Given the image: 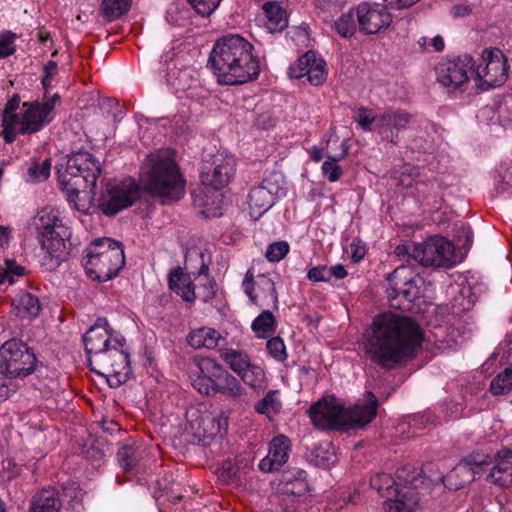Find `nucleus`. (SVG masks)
Listing matches in <instances>:
<instances>
[{
	"label": "nucleus",
	"instance_id": "31",
	"mask_svg": "<svg viewBox=\"0 0 512 512\" xmlns=\"http://www.w3.org/2000/svg\"><path fill=\"white\" fill-rule=\"evenodd\" d=\"M61 506L58 493L53 489H44L33 496L29 512H59Z\"/></svg>",
	"mask_w": 512,
	"mask_h": 512
},
{
	"label": "nucleus",
	"instance_id": "64",
	"mask_svg": "<svg viewBox=\"0 0 512 512\" xmlns=\"http://www.w3.org/2000/svg\"><path fill=\"white\" fill-rule=\"evenodd\" d=\"M471 12L472 8L468 4H459L452 8V15L456 18L468 16Z\"/></svg>",
	"mask_w": 512,
	"mask_h": 512
},
{
	"label": "nucleus",
	"instance_id": "47",
	"mask_svg": "<svg viewBox=\"0 0 512 512\" xmlns=\"http://www.w3.org/2000/svg\"><path fill=\"white\" fill-rule=\"evenodd\" d=\"M51 161L45 159L42 163L33 162L27 171L28 181L40 182L46 180L50 175Z\"/></svg>",
	"mask_w": 512,
	"mask_h": 512
},
{
	"label": "nucleus",
	"instance_id": "11",
	"mask_svg": "<svg viewBox=\"0 0 512 512\" xmlns=\"http://www.w3.org/2000/svg\"><path fill=\"white\" fill-rule=\"evenodd\" d=\"M412 258L424 267H451L454 264V247L442 236H433L414 245Z\"/></svg>",
	"mask_w": 512,
	"mask_h": 512
},
{
	"label": "nucleus",
	"instance_id": "57",
	"mask_svg": "<svg viewBox=\"0 0 512 512\" xmlns=\"http://www.w3.org/2000/svg\"><path fill=\"white\" fill-rule=\"evenodd\" d=\"M419 176V169L412 165H405L400 178V183L405 187H410L413 180Z\"/></svg>",
	"mask_w": 512,
	"mask_h": 512
},
{
	"label": "nucleus",
	"instance_id": "18",
	"mask_svg": "<svg viewBox=\"0 0 512 512\" xmlns=\"http://www.w3.org/2000/svg\"><path fill=\"white\" fill-rule=\"evenodd\" d=\"M244 292L250 300L259 307L278 308V295L274 281L267 275L261 274L254 281L251 270L246 272L242 283Z\"/></svg>",
	"mask_w": 512,
	"mask_h": 512
},
{
	"label": "nucleus",
	"instance_id": "1",
	"mask_svg": "<svg viewBox=\"0 0 512 512\" xmlns=\"http://www.w3.org/2000/svg\"><path fill=\"white\" fill-rule=\"evenodd\" d=\"M370 330L366 352L373 363L385 369L414 358L423 342L422 329L414 319L392 312L378 315Z\"/></svg>",
	"mask_w": 512,
	"mask_h": 512
},
{
	"label": "nucleus",
	"instance_id": "4",
	"mask_svg": "<svg viewBox=\"0 0 512 512\" xmlns=\"http://www.w3.org/2000/svg\"><path fill=\"white\" fill-rule=\"evenodd\" d=\"M125 264L121 243L110 238L95 240L86 249L84 268L87 275L99 282L115 277Z\"/></svg>",
	"mask_w": 512,
	"mask_h": 512
},
{
	"label": "nucleus",
	"instance_id": "16",
	"mask_svg": "<svg viewBox=\"0 0 512 512\" xmlns=\"http://www.w3.org/2000/svg\"><path fill=\"white\" fill-rule=\"evenodd\" d=\"M235 171V158L231 155L218 152L203 162L201 180L204 185L221 189L229 184Z\"/></svg>",
	"mask_w": 512,
	"mask_h": 512
},
{
	"label": "nucleus",
	"instance_id": "19",
	"mask_svg": "<svg viewBox=\"0 0 512 512\" xmlns=\"http://www.w3.org/2000/svg\"><path fill=\"white\" fill-rule=\"evenodd\" d=\"M356 18L359 30L366 35L379 33L392 23L387 6L379 3H360L356 7Z\"/></svg>",
	"mask_w": 512,
	"mask_h": 512
},
{
	"label": "nucleus",
	"instance_id": "63",
	"mask_svg": "<svg viewBox=\"0 0 512 512\" xmlns=\"http://www.w3.org/2000/svg\"><path fill=\"white\" fill-rule=\"evenodd\" d=\"M5 266L7 270H9L10 274V284L14 283L15 276H22L24 274V268L18 264H16L15 261L8 260L5 262Z\"/></svg>",
	"mask_w": 512,
	"mask_h": 512
},
{
	"label": "nucleus",
	"instance_id": "28",
	"mask_svg": "<svg viewBox=\"0 0 512 512\" xmlns=\"http://www.w3.org/2000/svg\"><path fill=\"white\" fill-rule=\"evenodd\" d=\"M407 271L405 267H399L388 275L387 281L392 293L390 295H402L407 301L412 302L419 296V288L413 279H406L402 274Z\"/></svg>",
	"mask_w": 512,
	"mask_h": 512
},
{
	"label": "nucleus",
	"instance_id": "39",
	"mask_svg": "<svg viewBox=\"0 0 512 512\" xmlns=\"http://www.w3.org/2000/svg\"><path fill=\"white\" fill-rule=\"evenodd\" d=\"M397 498L395 500H387L384 503L386 512H412V506L416 504L413 499L414 491L409 490L407 492L398 491L396 493Z\"/></svg>",
	"mask_w": 512,
	"mask_h": 512
},
{
	"label": "nucleus",
	"instance_id": "56",
	"mask_svg": "<svg viewBox=\"0 0 512 512\" xmlns=\"http://www.w3.org/2000/svg\"><path fill=\"white\" fill-rule=\"evenodd\" d=\"M307 277L309 280L314 282H320V281H329L331 279V273L328 271L326 266H317L311 268L308 273Z\"/></svg>",
	"mask_w": 512,
	"mask_h": 512
},
{
	"label": "nucleus",
	"instance_id": "62",
	"mask_svg": "<svg viewBox=\"0 0 512 512\" xmlns=\"http://www.w3.org/2000/svg\"><path fill=\"white\" fill-rule=\"evenodd\" d=\"M512 458V449L504 447L494 455V465L501 464H512L510 459Z\"/></svg>",
	"mask_w": 512,
	"mask_h": 512
},
{
	"label": "nucleus",
	"instance_id": "38",
	"mask_svg": "<svg viewBox=\"0 0 512 512\" xmlns=\"http://www.w3.org/2000/svg\"><path fill=\"white\" fill-rule=\"evenodd\" d=\"M132 4V0H103L101 11L103 17L108 21H113L126 14Z\"/></svg>",
	"mask_w": 512,
	"mask_h": 512
},
{
	"label": "nucleus",
	"instance_id": "15",
	"mask_svg": "<svg viewBox=\"0 0 512 512\" xmlns=\"http://www.w3.org/2000/svg\"><path fill=\"white\" fill-rule=\"evenodd\" d=\"M126 339L121 335H116L112 347L105 350L113 371H100L95 367L91 370L99 375L105 376L111 387H117L126 383L132 375V369L129 361V353L125 348Z\"/></svg>",
	"mask_w": 512,
	"mask_h": 512
},
{
	"label": "nucleus",
	"instance_id": "42",
	"mask_svg": "<svg viewBox=\"0 0 512 512\" xmlns=\"http://www.w3.org/2000/svg\"><path fill=\"white\" fill-rule=\"evenodd\" d=\"M317 57L315 52L307 51L305 54L300 56L297 61H295L288 70L289 76L291 78L299 79L307 75L308 70L312 69L314 62Z\"/></svg>",
	"mask_w": 512,
	"mask_h": 512
},
{
	"label": "nucleus",
	"instance_id": "2",
	"mask_svg": "<svg viewBox=\"0 0 512 512\" xmlns=\"http://www.w3.org/2000/svg\"><path fill=\"white\" fill-rule=\"evenodd\" d=\"M140 180L145 191L164 204L178 201L185 194L186 180L169 149L147 155Z\"/></svg>",
	"mask_w": 512,
	"mask_h": 512
},
{
	"label": "nucleus",
	"instance_id": "37",
	"mask_svg": "<svg viewBox=\"0 0 512 512\" xmlns=\"http://www.w3.org/2000/svg\"><path fill=\"white\" fill-rule=\"evenodd\" d=\"M13 304L21 318L36 317L41 309L39 299L26 291L18 293Z\"/></svg>",
	"mask_w": 512,
	"mask_h": 512
},
{
	"label": "nucleus",
	"instance_id": "10",
	"mask_svg": "<svg viewBox=\"0 0 512 512\" xmlns=\"http://www.w3.org/2000/svg\"><path fill=\"white\" fill-rule=\"evenodd\" d=\"M223 362L249 387L263 390L266 387L264 369L251 360L249 354L241 349L224 347L219 350Z\"/></svg>",
	"mask_w": 512,
	"mask_h": 512
},
{
	"label": "nucleus",
	"instance_id": "36",
	"mask_svg": "<svg viewBox=\"0 0 512 512\" xmlns=\"http://www.w3.org/2000/svg\"><path fill=\"white\" fill-rule=\"evenodd\" d=\"M206 361H215L212 358L205 357L195 361V370L190 373L191 384L200 394L213 395V382L210 377L204 373L202 365Z\"/></svg>",
	"mask_w": 512,
	"mask_h": 512
},
{
	"label": "nucleus",
	"instance_id": "22",
	"mask_svg": "<svg viewBox=\"0 0 512 512\" xmlns=\"http://www.w3.org/2000/svg\"><path fill=\"white\" fill-rule=\"evenodd\" d=\"M474 66L475 61L470 55L442 62L436 67L437 80L445 87H460L468 81L469 73L473 74Z\"/></svg>",
	"mask_w": 512,
	"mask_h": 512
},
{
	"label": "nucleus",
	"instance_id": "17",
	"mask_svg": "<svg viewBox=\"0 0 512 512\" xmlns=\"http://www.w3.org/2000/svg\"><path fill=\"white\" fill-rule=\"evenodd\" d=\"M187 421L199 435L214 437L226 432L228 419L221 410L207 407L190 408L186 413Z\"/></svg>",
	"mask_w": 512,
	"mask_h": 512
},
{
	"label": "nucleus",
	"instance_id": "26",
	"mask_svg": "<svg viewBox=\"0 0 512 512\" xmlns=\"http://www.w3.org/2000/svg\"><path fill=\"white\" fill-rule=\"evenodd\" d=\"M290 451V439L283 434L275 436L269 444L267 456L259 463L260 470L269 473L280 469L288 461Z\"/></svg>",
	"mask_w": 512,
	"mask_h": 512
},
{
	"label": "nucleus",
	"instance_id": "8",
	"mask_svg": "<svg viewBox=\"0 0 512 512\" xmlns=\"http://www.w3.org/2000/svg\"><path fill=\"white\" fill-rule=\"evenodd\" d=\"M37 366L34 352L26 343L11 339L0 347V373L10 378H24Z\"/></svg>",
	"mask_w": 512,
	"mask_h": 512
},
{
	"label": "nucleus",
	"instance_id": "7",
	"mask_svg": "<svg viewBox=\"0 0 512 512\" xmlns=\"http://www.w3.org/2000/svg\"><path fill=\"white\" fill-rule=\"evenodd\" d=\"M116 335L119 334L110 327L106 318H99L85 333L83 342L89 367H95L100 371H113L108 359L110 354L105 350L113 346Z\"/></svg>",
	"mask_w": 512,
	"mask_h": 512
},
{
	"label": "nucleus",
	"instance_id": "32",
	"mask_svg": "<svg viewBox=\"0 0 512 512\" xmlns=\"http://www.w3.org/2000/svg\"><path fill=\"white\" fill-rule=\"evenodd\" d=\"M263 11L266 17L264 23L268 32L282 31L287 27L288 19L286 11L277 2H266L263 4Z\"/></svg>",
	"mask_w": 512,
	"mask_h": 512
},
{
	"label": "nucleus",
	"instance_id": "60",
	"mask_svg": "<svg viewBox=\"0 0 512 512\" xmlns=\"http://www.w3.org/2000/svg\"><path fill=\"white\" fill-rule=\"evenodd\" d=\"M351 257L354 262H359L366 254V246L359 239H353L350 244Z\"/></svg>",
	"mask_w": 512,
	"mask_h": 512
},
{
	"label": "nucleus",
	"instance_id": "23",
	"mask_svg": "<svg viewBox=\"0 0 512 512\" xmlns=\"http://www.w3.org/2000/svg\"><path fill=\"white\" fill-rule=\"evenodd\" d=\"M254 46L238 34H228L216 41L210 54L230 57L233 60L259 64L258 58L253 54Z\"/></svg>",
	"mask_w": 512,
	"mask_h": 512
},
{
	"label": "nucleus",
	"instance_id": "14",
	"mask_svg": "<svg viewBox=\"0 0 512 512\" xmlns=\"http://www.w3.org/2000/svg\"><path fill=\"white\" fill-rule=\"evenodd\" d=\"M344 403L334 396H324L311 405L309 416L314 427L320 430L344 428Z\"/></svg>",
	"mask_w": 512,
	"mask_h": 512
},
{
	"label": "nucleus",
	"instance_id": "61",
	"mask_svg": "<svg viewBox=\"0 0 512 512\" xmlns=\"http://www.w3.org/2000/svg\"><path fill=\"white\" fill-rule=\"evenodd\" d=\"M20 105V97L18 95H14L12 99L8 101L4 109L3 115V130H5L6 120L8 116L20 115L19 113H15Z\"/></svg>",
	"mask_w": 512,
	"mask_h": 512
},
{
	"label": "nucleus",
	"instance_id": "27",
	"mask_svg": "<svg viewBox=\"0 0 512 512\" xmlns=\"http://www.w3.org/2000/svg\"><path fill=\"white\" fill-rule=\"evenodd\" d=\"M368 403L355 404L351 408L344 409V428H363L376 416L378 401L371 392L367 393Z\"/></svg>",
	"mask_w": 512,
	"mask_h": 512
},
{
	"label": "nucleus",
	"instance_id": "50",
	"mask_svg": "<svg viewBox=\"0 0 512 512\" xmlns=\"http://www.w3.org/2000/svg\"><path fill=\"white\" fill-rule=\"evenodd\" d=\"M266 349L269 355L278 362H284L287 359V351L284 341L276 336L269 339L266 343Z\"/></svg>",
	"mask_w": 512,
	"mask_h": 512
},
{
	"label": "nucleus",
	"instance_id": "12",
	"mask_svg": "<svg viewBox=\"0 0 512 512\" xmlns=\"http://www.w3.org/2000/svg\"><path fill=\"white\" fill-rule=\"evenodd\" d=\"M139 198V186L132 179L121 182H110L106 191L98 199L101 211L107 216H113L123 209L130 207Z\"/></svg>",
	"mask_w": 512,
	"mask_h": 512
},
{
	"label": "nucleus",
	"instance_id": "35",
	"mask_svg": "<svg viewBox=\"0 0 512 512\" xmlns=\"http://www.w3.org/2000/svg\"><path fill=\"white\" fill-rule=\"evenodd\" d=\"M284 489L292 495L302 496L309 490L307 473L300 468L287 470L283 474Z\"/></svg>",
	"mask_w": 512,
	"mask_h": 512
},
{
	"label": "nucleus",
	"instance_id": "33",
	"mask_svg": "<svg viewBox=\"0 0 512 512\" xmlns=\"http://www.w3.org/2000/svg\"><path fill=\"white\" fill-rule=\"evenodd\" d=\"M145 454L142 446H124L118 450L117 458L120 466L127 472H139Z\"/></svg>",
	"mask_w": 512,
	"mask_h": 512
},
{
	"label": "nucleus",
	"instance_id": "29",
	"mask_svg": "<svg viewBox=\"0 0 512 512\" xmlns=\"http://www.w3.org/2000/svg\"><path fill=\"white\" fill-rule=\"evenodd\" d=\"M475 479L474 470L468 461L460 462L441 480L449 490H459Z\"/></svg>",
	"mask_w": 512,
	"mask_h": 512
},
{
	"label": "nucleus",
	"instance_id": "54",
	"mask_svg": "<svg viewBox=\"0 0 512 512\" xmlns=\"http://www.w3.org/2000/svg\"><path fill=\"white\" fill-rule=\"evenodd\" d=\"M193 9L201 16H210L222 0H188Z\"/></svg>",
	"mask_w": 512,
	"mask_h": 512
},
{
	"label": "nucleus",
	"instance_id": "58",
	"mask_svg": "<svg viewBox=\"0 0 512 512\" xmlns=\"http://www.w3.org/2000/svg\"><path fill=\"white\" fill-rule=\"evenodd\" d=\"M58 65L55 61H48L44 66V77L42 78L43 87L47 90L52 85V79L56 75Z\"/></svg>",
	"mask_w": 512,
	"mask_h": 512
},
{
	"label": "nucleus",
	"instance_id": "49",
	"mask_svg": "<svg viewBox=\"0 0 512 512\" xmlns=\"http://www.w3.org/2000/svg\"><path fill=\"white\" fill-rule=\"evenodd\" d=\"M307 79L310 84L318 86L322 85L327 78L326 63L322 58H317L312 69L308 70Z\"/></svg>",
	"mask_w": 512,
	"mask_h": 512
},
{
	"label": "nucleus",
	"instance_id": "51",
	"mask_svg": "<svg viewBox=\"0 0 512 512\" xmlns=\"http://www.w3.org/2000/svg\"><path fill=\"white\" fill-rule=\"evenodd\" d=\"M339 161L340 160H334V159H331V158H326V160L323 162V164L321 166L322 175L329 182H336L343 175V170L338 165Z\"/></svg>",
	"mask_w": 512,
	"mask_h": 512
},
{
	"label": "nucleus",
	"instance_id": "44",
	"mask_svg": "<svg viewBox=\"0 0 512 512\" xmlns=\"http://www.w3.org/2000/svg\"><path fill=\"white\" fill-rule=\"evenodd\" d=\"M324 149L326 158L334 160H342L348 154V146L334 132L329 135Z\"/></svg>",
	"mask_w": 512,
	"mask_h": 512
},
{
	"label": "nucleus",
	"instance_id": "20",
	"mask_svg": "<svg viewBox=\"0 0 512 512\" xmlns=\"http://www.w3.org/2000/svg\"><path fill=\"white\" fill-rule=\"evenodd\" d=\"M278 176L265 178L262 183L251 189L248 196L250 215L260 218L275 203V198L284 195V188L279 185Z\"/></svg>",
	"mask_w": 512,
	"mask_h": 512
},
{
	"label": "nucleus",
	"instance_id": "30",
	"mask_svg": "<svg viewBox=\"0 0 512 512\" xmlns=\"http://www.w3.org/2000/svg\"><path fill=\"white\" fill-rule=\"evenodd\" d=\"M169 287L186 302H193L196 298L191 276L181 268H176L169 274Z\"/></svg>",
	"mask_w": 512,
	"mask_h": 512
},
{
	"label": "nucleus",
	"instance_id": "40",
	"mask_svg": "<svg viewBox=\"0 0 512 512\" xmlns=\"http://www.w3.org/2000/svg\"><path fill=\"white\" fill-rule=\"evenodd\" d=\"M251 328L258 338H264L268 334H273L276 329V320L274 315L271 311L264 310L254 319Z\"/></svg>",
	"mask_w": 512,
	"mask_h": 512
},
{
	"label": "nucleus",
	"instance_id": "9",
	"mask_svg": "<svg viewBox=\"0 0 512 512\" xmlns=\"http://www.w3.org/2000/svg\"><path fill=\"white\" fill-rule=\"evenodd\" d=\"M209 63L219 84L241 85L258 78L259 64L233 60L230 57L210 54Z\"/></svg>",
	"mask_w": 512,
	"mask_h": 512
},
{
	"label": "nucleus",
	"instance_id": "59",
	"mask_svg": "<svg viewBox=\"0 0 512 512\" xmlns=\"http://www.w3.org/2000/svg\"><path fill=\"white\" fill-rule=\"evenodd\" d=\"M317 6L324 11L336 12L341 9L347 0H315Z\"/></svg>",
	"mask_w": 512,
	"mask_h": 512
},
{
	"label": "nucleus",
	"instance_id": "55",
	"mask_svg": "<svg viewBox=\"0 0 512 512\" xmlns=\"http://www.w3.org/2000/svg\"><path fill=\"white\" fill-rule=\"evenodd\" d=\"M15 35L11 32H5L0 35V58L8 57L15 52Z\"/></svg>",
	"mask_w": 512,
	"mask_h": 512
},
{
	"label": "nucleus",
	"instance_id": "3",
	"mask_svg": "<svg viewBox=\"0 0 512 512\" xmlns=\"http://www.w3.org/2000/svg\"><path fill=\"white\" fill-rule=\"evenodd\" d=\"M101 174L100 163L95 157L86 151L72 153L68 160L66 169L58 176L61 189L66 192L67 200L74 203V208L86 213L88 207L75 202L80 191L89 189L94 193L96 182Z\"/></svg>",
	"mask_w": 512,
	"mask_h": 512
},
{
	"label": "nucleus",
	"instance_id": "6",
	"mask_svg": "<svg viewBox=\"0 0 512 512\" xmlns=\"http://www.w3.org/2000/svg\"><path fill=\"white\" fill-rule=\"evenodd\" d=\"M37 233V239L52 258L60 261L68 254L67 241L71 237L70 228L63 223L59 212L53 208L40 210L31 221Z\"/></svg>",
	"mask_w": 512,
	"mask_h": 512
},
{
	"label": "nucleus",
	"instance_id": "52",
	"mask_svg": "<svg viewBox=\"0 0 512 512\" xmlns=\"http://www.w3.org/2000/svg\"><path fill=\"white\" fill-rule=\"evenodd\" d=\"M289 252V245L285 241L274 242L266 250L265 256L271 262L282 260Z\"/></svg>",
	"mask_w": 512,
	"mask_h": 512
},
{
	"label": "nucleus",
	"instance_id": "21",
	"mask_svg": "<svg viewBox=\"0 0 512 512\" xmlns=\"http://www.w3.org/2000/svg\"><path fill=\"white\" fill-rule=\"evenodd\" d=\"M202 368L213 382V395L220 393L232 399L245 395V388L240 381L216 361H206Z\"/></svg>",
	"mask_w": 512,
	"mask_h": 512
},
{
	"label": "nucleus",
	"instance_id": "43",
	"mask_svg": "<svg viewBox=\"0 0 512 512\" xmlns=\"http://www.w3.org/2000/svg\"><path fill=\"white\" fill-rule=\"evenodd\" d=\"M355 16L356 11L354 12V10L351 9L335 20L334 28L340 36L350 38L355 34L358 25L355 22Z\"/></svg>",
	"mask_w": 512,
	"mask_h": 512
},
{
	"label": "nucleus",
	"instance_id": "45",
	"mask_svg": "<svg viewBox=\"0 0 512 512\" xmlns=\"http://www.w3.org/2000/svg\"><path fill=\"white\" fill-rule=\"evenodd\" d=\"M512 389V366L494 377L490 383V391L493 395H505Z\"/></svg>",
	"mask_w": 512,
	"mask_h": 512
},
{
	"label": "nucleus",
	"instance_id": "24",
	"mask_svg": "<svg viewBox=\"0 0 512 512\" xmlns=\"http://www.w3.org/2000/svg\"><path fill=\"white\" fill-rule=\"evenodd\" d=\"M396 475L399 483H397L389 474L381 473L371 478L370 485L384 497H390L394 492L397 493L399 491V485H403L405 487L411 486L413 488L417 487L416 482L418 481L417 476H419V473L416 470L404 467L398 469Z\"/></svg>",
	"mask_w": 512,
	"mask_h": 512
},
{
	"label": "nucleus",
	"instance_id": "5",
	"mask_svg": "<svg viewBox=\"0 0 512 512\" xmlns=\"http://www.w3.org/2000/svg\"><path fill=\"white\" fill-rule=\"evenodd\" d=\"M59 94L51 97L44 95L43 101L24 102V112L20 115L8 116L2 134L5 142L12 143L18 134H32L40 131L52 119V112L59 102Z\"/></svg>",
	"mask_w": 512,
	"mask_h": 512
},
{
	"label": "nucleus",
	"instance_id": "25",
	"mask_svg": "<svg viewBox=\"0 0 512 512\" xmlns=\"http://www.w3.org/2000/svg\"><path fill=\"white\" fill-rule=\"evenodd\" d=\"M413 116L400 110H386L378 114V133L382 140L397 143L400 131L409 127Z\"/></svg>",
	"mask_w": 512,
	"mask_h": 512
},
{
	"label": "nucleus",
	"instance_id": "53",
	"mask_svg": "<svg viewBox=\"0 0 512 512\" xmlns=\"http://www.w3.org/2000/svg\"><path fill=\"white\" fill-rule=\"evenodd\" d=\"M207 271H208V267L202 266L201 270L198 274V278L200 280L205 281V283L203 284V291L199 292V296L202 297L204 301L211 300L215 296V293H216V290H215L216 283L214 280H211L208 278Z\"/></svg>",
	"mask_w": 512,
	"mask_h": 512
},
{
	"label": "nucleus",
	"instance_id": "48",
	"mask_svg": "<svg viewBox=\"0 0 512 512\" xmlns=\"http://www.w3.org/2000/svg\"><path fill=\"white\" fill-rule=\"evenodd\" d=\"M354 119L364 131L372 130L373 124L374 128L378 131V114L374 115L371 110L360 107L356 111Z\"/></svg>",
	"mask_w": 512,
	"mask_h": 512
},
{
	"label": "nucleus",
	"instance_id": "46",
	"mask_svg": "<svg viewBox=\"0 0 512 512\" xmlns=\"http://www.w3.org/2000/svg\"><path fill=\"white\" fill-rule=\"evenodd\" d=\"M277 391H269L265 397L255 405V410L260 414L271 416L280 411L282 404L276 396Z\"/></svg>",
	"mask_w": 512,
	"mask_h": 512
},
{
	"label": "nucleus",
	"instance_id": "41",
	"mask_svg": "<svg viewBox=\"0 0 512 512\" xmlns=\"http://www.w3.org/2000/svg\"><path fill=\"white\" fill-rule=\"evenodd\" d=\"M487 480L501 488L510 487L512 485V464L493 465Z\"/></svg>",
	"mask_w": 512,
	"mask_h": 512
},
{
	"label": "nucleus",
	"instance_id": "34",
	"mask_svg": "<svg viewBox=\"0 0 512 512\" xmlns=\"http://www.w3.org/2000/svg\"><path fill=\"white\" fill-rule=\"evenodd\" d=\"M220 339V333L217 330L208 327L196 329L190 332L187 337L188 344L194 349H213L218 346Z\"/></svg>",
	"mask_w": 512,
	"mask_h": 512
},
{
	"label": "nucleus",
	"instance_id": "13",
	"mask_svg": "<svg viewBox=\"0 0 512 512\" xmlns=\"http://www.w3.org/2000/svg\"><path fill=\"white\" fill-rule=\"evenodd\" d=\"M473 74L486 88L501 86L508 76L505 55L497 48L485 49L480 62L473 68Z\"/></svg>",
	"mask_w": 512,
	"mask_h": 512
}]
</instances>
